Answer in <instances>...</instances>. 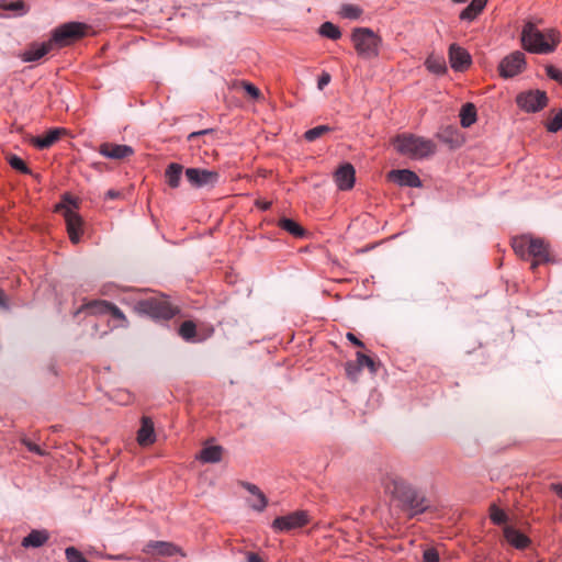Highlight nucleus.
<instances>
[{"instance_id":"10","label":"nucleus","mask_w":562,"mask_h":562,"mask_svg":"<svg viewBox=\"0 0 562 562\" xmlns=\"http://www.w3.org/2000/svg\"><path fill=\"white\" fill-rule=\"evenodd\" d=\"M186 177L191 186L195 188L213 187L220 178L217 171L201 169V168H188L186 170Z\"/></svg>"},{"instance_id":"28","label":"nucleus","mask_w":562,"mask_h":562,"mask_svg":"<svg viewBox=\"0 0 562 562\" xmlns=\"http://www.w3.org/2000/svg\"><path fill=\"white\" fill-rule=\"evenodd\" d=\"M278 225L294 237L303 238L306 235V231L291 218L282 217L279 220Z\"/></svg>"},{"instance_id":"30","label":"nucleus","mask_w":562,"mask_h":562,"mask_svg":"<svg viewBox=\"0 0 562 562\" xmlns=\"http://www.w3.org/2000/svg\"><path fill=\"white\" fill-rule=\"evenodd\" d=\"M476 121V108L473 103H465L460 111V122L463 127H470Z\"/></svg>"},{"instance_id":"1","label":"nucleus","mask_w":562,"mask_h":562,"mask_svg":"<svg viewBox=\"0 0 562 562\" xmlns=\"http://www.w3.org/2000/svg\"><path fill=\"white\" fill-rule=\"evenodd\" d=\"M381 483L385 493L401 501L412 512V515L424 513L429 507L427 498L402 477L395 474H386Z\"/></svg>"},{"instance_id":"57","label":"nucleus","mask_w":562,"mask_h":562,"mask_svg":"<svg viewBox=\"0 0 562 562\" xmlns=\"http://www.w3.org/2000/svg\"><path fill=\"white\" fill-rule=\"evenodd\" d=\"M454 3H464L467 0H452Z\"/></svg>"},{"instance_id":"11","label":"nucleus","mask_w":562,"mask_h":562,"mask_svg":"<svg viewBox=\"0 0 562 562\" xmlns=\"http://www.w3.org/2000/svg\"><path fill=\"white\" fill-rule=\"evenodd\" d=\"M526 65L525 55L521 52H514L505 57L499 64V74L505 78L519 74Z\"/></svg>"},{"instance_id":"43","label":"nucleus","mask_w":562,"mask_h":562,"mask_svg":"<svg viewBox=\"0 0 562 562\" xmlns=\"http://www.w3.org/2000/svg\"><path fill=\"white\" fill-rule=\"evenodd\" d=\"M546 70H547V75L550 79L555 80L562 85V70H560L559 68H557L554 66H548L546 68Z\"/></svg>"},{"instance_id":"40","label":"nucleus","mask_w":562,"mask_h":562,"mask_svg":"<svg viewBox=\"0 0 562 562\" xmlns=\"http://www.w3.org/2000/svg\"><path fill=\"white\" fill-rule=\"evenodd\" d=\"M65 555L68 562H89L83 554L75 547H68L65 550Z\"/></svg>"},{"instance_id":"46","label":"nucleus","mask_w":562,"mask_h":562,"mask_svg":"<svg viewBox=\"0 0 562 562\" xmlns=\"http://www.w3.org/2000/svg\"><path fill=\"white\" fill-rule=\"evenodd\" d=\"M108 314H111L113 318H116L124 323H127V319H126L124 313L116 305H114L112 303H111Z\"/></svg>"},{"instance_id":"45","label":"nucleus","mask_w":562,"mask_h":562,"mask_svg":"<svg viewBox=\"0 0 562 562\" xmlns=\"http://www.w3.org/2000/svg\"><path fill=\"white\" fill-rule=\"evenodd\" d=\"M243 87L252 99H258L261 94L260 90L250 82L244 81Z\"/></svg>"},{"instance_id":"12","label":"nucleus","mask_w":562,"mask_h":562,"mask_svg":"<svg viewBox=\"0 0 562 562\" xmlns=\"http://www.w3.org/2000/svg\"><path fill=\"white\" fill-rule=\"evenodd\" d=\"M529 257L533 258L530 267L533 271L539 265L550 262L551 255L549 244L542 238L532 237L528 258Z\"/></svg>"},{"instance_id":"19","label":"nucleus","mask_w":562,"mask_h":562,"mask_svg":"<svg viewBox=\"0 0 562 562\" xmlns=\"http://www.w3.org/2000/svg\"><path fill=\"white\" fill-rule=\"evenodd\" d=\"M241 485L252 495V497L248 499L250 507L257 512H262L268 504L266 495L252 483L243 482Z\"/></svg>"},{"instance_id":"18","label":"nucleus","mask_w":562,"mask_h":562,"mask_svg":"<svg viewBox=\"0 0 562 562\" xmlns=\"http://www.w3.org/2000/svg\"><path fill=\"white\" fill-rule=\"evenodd\" d=\"M140 422L142 425L137 431V442L142 447H147L149 445H153L156 440L154 423L147 416L142 417Z\"/></svg>"},{"instance_id":"8","label":"nucleus","mask_w":562,"mask_h":562,"mask_svg":"<svg viewBox=\"0 0 562 562\" xmlns=\"http://www.w3.org/2000/svg\"><path fill=\"white\" fill-rule=\"evenodd\" d=\"M517 105L528 112L533 113L542 110L548 103V97L544 91L529 90L521 92L516 98Z\"/></svg>"},{"instance_id":"39","label":"nucleus","mask_w":562,"mask_h":562,"mask_svg":"<svg viewBox=\"0 0 562 562\" xmlns=\"http://www.w3.org/2000/svg\"><path fill=\"white\" fill-rule=\"evenodd\" d=\"M546 127L550 133H557L562 130V110L546 123Z\"/></svg>"},{"instance_id":"23","label":"nucleus","mask_w":562,"mask_h":562,"mask_svg":"<svg viewBox=\"0 0 562 562\" xmlns=\"http://www.w3.org/2000/svg\"><path fill=\"white\" fill-rule=\"evenodd\" d=\"M49 539V533L46 530H32L25 538L22 540V546L24 548H40L47 542Z\"/></svg>"},{"instance_id":"38","label":"nucleus","mask_w":562,"mask_h":562,"mask_svg":"<svg viewBox=\"0 0 562 562\" xmlns=\"http://www.w3.org/2000/svg\"><path fill=\"white\" fill-rule=\"evenodd\" d=\"M8 162L13 169H15L22 173H25V175L31 173V170L26 166V164L20 157L15 156V155H10L8 157Z\"/></svg>"},{"instance_id":"49","label":"nucleus","mask_w":562,"mask_h":562,"mask_svg":"<svg viewBox=\"0 0 562 562\" xmlns=\"http://www.w3.org/2000/svg\"><path fill=\"white\" fill-rule=\"evenodd\" d=\"M212 132H213V130H202V131H198V132H192L191 134H189L188 139L193 140L195 137L211 134Z\"/></svg>"},{"instance_id":"22","label":"nucleus","mask_w":562,"mask_h":562,"mask_svg":"<svg viewBox=\"0 0 562 562\" xmlns=\"http://www.w3.org/2000/svg\"><path fill=\"white\" fill-rule=\"evenodd\" d=\"M63 128H54L48 131L44 136L32 137L31 144L38 149H46L53 146L64 134Z\"/></svg>"},{"instance_id":"32","label":"nucleus","mask_w":562,"mask_h":562,"mask_svg":"<svg viewBox=\"0 0 562 562\" xmlns=\"http://www.w3.org/2000/svg\"><path fill=\"white\" fill-rule=\"evenodd\" d=\"M111 303L103 300H95L87 303L83 308L89 311L91 314H108Z\"/></svg>"},{"instance_id":"17","label":"nucleus","mask_w":562,"mask_h":562,"mask_svg":"<svg viewBox=\"0 0 562 562\" xmlns=\"http://www.w3.org/2000/svg\"><path fill=\"white\" fill-rule=\"evenodd\" d=\"M355 168L351 164H344L335 172V182L340 190H349L355 184Z\"/></svg>"},{"instance_id":"16","label":"nucleus","mask_w":562,"mask_h":562,"mask_svg":"<svg viewBox=\"0 0 562 562\" xmlns=\"http://www.w3.org/2000/svg\"><path fill=\"white\" fill-rule=\"evenodd\" d=\"M389 179L397 182L400 186H406L411 188L422 187V181L418 176L408 169L392 170L389 173Z\"/></svg>"},{"instance_id":"3","label":"nucleus","mask_w":562,"mask_h":562,"mask_svg":"<svg viewBox=\"0 0 562 562\" xmlns=\"http://www.w3.org/2000/svg\"><path fill=\"white\" fill-rule=\"evenodd\" d=\"M133 310L139 315L165 321L172 318L179 312L178 307L173 306L162 294H154L136 300Z\"/></svg>"},{"instance_id":"5","label":"nucleus","mask_w":562,"mask_h":562,"mask_svg":"<svg viewBox=\"0 0 562 562\" xmlns=\"http://www.w3.org/2000/svg\"><path fill=\"white\" fill-rule=\"evenodd\" d=\"M79 201L69 194H65L60 203L55 206V211L63 214L67 232L71 243L78 244L82 234V218L78 214Z\"/></svg>"},{"instance_id":"14","label":"nucleus","mask_w":562,"mask_h":562,"mask_svg":"<svg viewBox=\"0 0 562 562\" xmlns=\"http://www.w3.org/2000/svg\"><path fill=\"white\" fill-rule=\"evenodd\" d=\"M449 61L454 70L462 71L470 66L471 56L464 48L457 44H451L449 47Z\"/></svg>"},{"instance_id":"24","label":"nucleus","mask_w":562,"mask_h":562,"mask_svg":"<svg viewBox=\"0 0 562 562\" xmlns=\"http://www.w3.org/2000/svg\"><path fill=\"white\" fill-rule=\"evenodd\" d=\"M531 240L532 236L527 235L513 238L512 247L516 255L527 259L530 251Z\"/></svg>"},{"instance_id":"54","label":"nucleus","mask_w":562,"mask_h":562,"mask_svg":"<svg viewBox=\"0 0 562 562\" xmlns=\"http://www.w3.org/2000/svg\"><path fill=\"white\" fill-rule=\"evenodd\" d=\"M247 562H263V561L257 553H249L248 558H247Z\"/></svg>"},{"instance_id":"26","label":"nucleus","mask_w":562,"mask_h":562,"mask_svg":"<svg viewBox=\"0 0 562 562\" xmlns=\"http://www.w3.org/2000/svg\"><path fill=\"white\" fill-rule=\"evenodd\" d=\"M183 167L179 164L172 162L170 164L166 171L165 178L166 182L171 188H178L180 184L181 176H182Z\"/></svg>"},{"instance_id":"50","label":"nucleus","mask_w":562,"mask_h":562,"mask_svg":"<svg viewBox=\"0 0 562 562\" xmlns=\"http://www.w3.org/2000/svg\"><path fill=\"white\" fill-rule=\"evenodd\" d=\"M347 339L351 341L355 346L363 348L364 345L361 340H359L352 333L347 334Z\"/></svg>"},{"instance_id":"37","label":"nucleus","mask_w":562,"mask_h":562,"mask_svg":"<svg viewBox=\"0 0 562 562\" xmlns=\"http://www.w3.org/2000/svg\"><path fill=\"white\" fill-rule=\"evenodd\" d=\"M490 518L495 525L505 524L508 519L506 513L498 508L495 504L490 507Z\"/></svg>"},{"instance_id":"13","label":"nucleus","mask_w":562,"mask_h":562,"mask_svg":"<svg viewBox=\"0 0 562 562\" xmlns=\"http://www.w3.org/2000/svg\"><path fill=\"white\" fill-rule=\"evenodd\" d=\"M99 153L110 159L122 160L134 154V149L128 145L114 143H103L99 147Z\"/></svg>"},{"instance_id":"7","label":"nucleus","mask_w":562,"mask_h":562,"mask_svg":"<svg viewBox=\"0 0 562 562\" xmlns=\"http://www.w3.org/2000/svg\"><path fill=\"white\" fill-rule=\"evenodd\" d=\"M88 26L79 22H69L60 25L53 31L49 38L55 49L68 46L74 42L83 37L87 33Z\"/></svg>"},{"instance_id":"51","label":"nucleus","mask_w":562,"mask_h":562,"mask_svg":"<svg viewBox=\"0 0 562 562\" xmlns=\"http://www.w3.org/2000/svg\"><path fill=\"white\" fill-rule=\"evenodd\" d=\"M24 7H25L24 2L21 1V0H18V1H14V2L10 3L8 9L13 10V11H18V10H23Z\"/></svg>"},{"instance_id":"52","label":"nucleus","mask_w":562,"mask_h":562,"mask_svg":"<svg viewBox=\"0 0 562 562\" xmlns=\"http://www.w3.org/2000/svg\"><path fill=\"white\" fill-rule=\"evenodd\" d=\"M550 488L562 498V484L552 483L550 485Z\"/></svg>"},{"instance_id":"36","label":"nucleus","mask_w":562,"mask_h":562,"mask_svg":"<svg viewBox=\"0 0 562 562\" xmlns=\"http://www.w3.org/2000/svg\"><path fill=\"white\" fill-rule=\"evenodd\" d=\"M340 14L346 19L356 20L362 14V9L355 4H344Z\"/></svg>"},{"instance_id":"42","label":"nucleus","mask_w":562,"mask_h":562,"mask_svg":"<svg viewBox=\"0 0 562 562\" xmlns=\"http://www.w3.org/2000/svg\"><path fill=\"white\" fill-rule=\"evenodd\" d=\"M360 371H361V368L359 367L357 361L346 363V373H347L348 378L351 379L352 381H356L358 379Z\"/></svg>"},{"instance_id":"27","label":"nucleus","mask_w":562,"mask_h":562,"mask_svg":"<svg viewBox=\"0 0 562 562\" xmlns=\"http://www.w3.org/2000/svg\"><path fill=\"white\" fill-rule=\"evenodd\" d=\"M486 0H472L471 3L460 13L461 20L473 21L483 11Z\"/></svg>"},{"instance_id":"41","label":"nucleus","mask_w":562,"mask_h":562,"mask_svg":"<svg viewBox=\"0 0 562 562\" xmlns=\"http://www.w3.org/2000/svg\"><path fill=\"white\" fill-rule=\"evenodd\" d=\"M357 363L360 368L367 367L373 373L376 371L375 362L373 359L362 352H357Z\"/></svg>"},{"instance_id":"48","label":"nucleus","mask_w":562,"mask_h":562,"mask_svg":"<svg viewBox=\"0 0 562 562\" xmlns=\"http://www.w3.org/2000/svg\"><path fill=\"white\" fill-rule=\"evenodd\" d=\"M23 442L25 443V446L27 447V449L30 451L35 452L37 454H43V451L41 450V448L37 445H35L29 440H24Z\"/></svg>"},{"instance_id":"25","label":"nucleus","mask_w":562,"mask_h":562,"mask_svg":"<svg viewBox=\"0 0 562 562\" xmlns=\"http://www.w3.org/2000/svg\"><path fill=\"white\" fill-rule=\"evenodd\" d=\"M425 66L436 75H443L447 71L446 60L441 55L430 54L425 61Z\"/></svg>"},{"instance_id":"35","label":"nucleus","mask_w":562,"mask_h":562,"mask_svg":"<svg viewBox=\"0 0 562 562\" xmlns=\"http://www.w3.org/2000/svg\"><path fill=\"white\" fill-rule=\"evenodd\" d=\"M331 131L328 125H318L305 132L304 137L307 142H314Z\"/></svg>"},{"instance_id":"56","label":"nucleus","mask_w":562,"mask_h":562,"mask_svg":"<svg viewBox=\"0 0 562 562\" xmlns=\"http://www.w3.org/2000/svg\"><path fill=\"white\" fill-rule=\"evenodd\" d=\"M0 307L1 308H7L8 305H7V301H5V294L4 292L0 289Z\"/></svg>"},{"instance_id":"4","label":"nucleus","mask_w":562,"mask_h":562,"mask_svg":"<svg viewBox=\"0 0 562 562\" xmlns=\"http://www.w3.org/2000/svg\"><path fill=\"white\" fill-rule=\"evenodd\" d=\"M393 145L400 154L414 159L427 158L436 151V144L432 140L407 133L396 136Z\"/></svg>"},{"instance_id":"47","label":"nucleus","mask_w":562,"mask_h":562,"mask_svg":"<svg viewBox=\"0 0 562 562\" xmlns=\"http://www.w3.org/2000/svg\"><path fill=\"white\" fill-rule=\"evenodd\" d=\"M330 75L328 72H323L318 78L317 87L319 90H323L330 82Z\"/></svg>"},{"instance_id":"21","label":"nucleus","mask_w":562,"mask_h":562,"mask_svg":"<svg viewBox=\"0 0 562 562\" xmlns=\"http://www.w3.org/2000/svg\"><path fill=\"white\" fill-rule=\"evenodd\" d=\"M55 47L50 40L42 44H32L27 50L22 55L24 61H35L44 57L49 52L54 50Z\"/></svg>"},{"instance_id":"15","label":"nucleus","mask_w":562,"mask_h":562,"mask_svg":"<svg viewBox=\"0 0 562 562\" xmlns=\"http://www.w3.org/2000/svg\"><path fill=\"white\" fill-rule=\"evenodd\" d=\"M146 554L154 557H171L180 552V549L171 542L167 541H149L144 547Z\"/></svg>"},{"instance_id":"34","label":"nucleus","mask_w":562,"mask_h":562,"mask_svg":"<svg viewBox=\"0 0 562 562\" xmlns=\"http://www.w3.org/2000/svg\"><path fill=\"white\" fill-rule=\"evenodd\" d=\"M179 335L187 341H191L196 335V326L192 321L183 322L179 327Z\"/></svg>"},{"instance_id":"55","label":"nucleus","mask_w":562,"mask_h":562,"mask_svg":"<svg viewBox=\"0 0 562 562\" xmlns=\"http://www.w3.org/2000/svg\"><path fill=\"white\" fill-rule=\"evenodd\" d=\"M120 195H121V193H120L119 191H115V190H109V191L106 192V198H108V199H111V200L116 199V198H119Z\"/></svg>"},{"instance_id":"44","label":"nucleus","mask_w":562,"mask_h":562,"mask_svg":"<svg viewBox=\"0 0 562 562\" xmlns=\"http://www.w3.org/2000/svg\"><path fill=\"white\" fill-rule=\"evenodd\" d=\"M424 562H439V553L434 548H428L423 554Z\"/></svg>"},{"instance_id":"6","label":"nucleus","mask_w":562,"mask_h":562,"mask_svg":"<svg viewBox=\"0 0 562 562\" xmlns=\"http://www.w3.org/2000/svg\"><path fill=\"white\" fill-rule=\"evenodd\" d=\"M351 40L359 56L374 58L379 55L381 38L368 27H357L352 31Z\"/></svg>"},{"instance_id":"9","label":"nucleus","mask_w":562,"mask_h":562,"mask_svg":"<svg viewBox=\"0 0 562 562\" xmlns=\"http://www.w3.org/2000/svg\"><path fill=\"white\" fill-rule=\"evenodd\" d=\"M308 522V513L306 510H296L289 515L277 517L272 522V528L276 531L288 532L301 528Z\"/></svg>"},{"instance_id":"2","label":"nucleus","mask_w":562,"mask_h":562,"mask_svg":"<svg viewBox=\"0 0 562 562\" xmlns=\"http://www.w3.org/2000/svg\"><path fill=\"white\" fill-rule=\"evenodd\" d=\"M522 47L533 54L552 53L560 43V33L554 29L540 31L532 21L525 23L521 31Z\"/></svg>"},{"instance_id":"33","label":"nucleus","mask_w":562,"mask_h":562,"mask_svg":"<svg viewBox=\"0 0 562 562\" xmlns=\"http://www.w3.org/2000/svg\"><path fill=\"white\" fill-rule=\"evenodd\" d=\"M319 34L334 41L340 38L341 36L339 27L331 22L323 23L319 27Z\"/></svg>"},{"instance_id":"20","label":"nucleus","mask_w":562,"mask_h":562,"mask_svg":"<svg viewBox=\"0 0 562 562\" xmlns=\"http://www.w3.org/2000/svg\"><path fill=\"white\" fill-rule=\"evenodd\" d=\"M503 533L506 541L518 550H524L530 544V539L512 526H505Z\"/></svg>"},{"instance_id":"29","label":"nucleus","mask_w":562,"mask_h":562,"mask_svg":"<svg viewBox=\"0 0 562 562\" xmlns=\"http://www.w3.org/2000/svg\"><path fill=\"white\" fill-rule=\"evenodd\" d=\"M223 448L221 446H207L204 447L199 458L206 463H216L222 459Z\"/></svg>"},{"instance_id":"53","label":"nucleus","mask_w":562,"mask_h":562,"mask_svg":"<svg viewBox=\"0 0 562 562\" xmlns=\"http://www.w3.org/2000/svg\"><path fill=\"white\" fill-rule=\"evenodd\" d=\"M256 205L258 207H260L261 210L266 211V210H268L270 207L271 202L257 200L256 201Z\"/></svg>"},{"instance_id":"31","label":"nucleus","mask_w":562,"mask_h":562,"mask_svg":"<svg viewBox=\"0 0 562 562\" xmlns=\"http://www.w3.org/2000/svg\"><path fill=\"white\" fill-rule=\"evenodd\" d=\"M437 136H438V138L440 140H442L443 143L449 144L451 147L460 145L458 131L454 127H452V126H448V127L441 130L437 134Z\"/></svg>"}]
</instances>
